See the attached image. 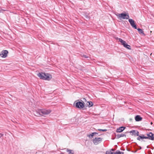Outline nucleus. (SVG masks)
<instances>
[{
  "instance_id": "nucleus-1",
  "label": "nucleus",
  "mask_w": 154,
  "mask_h": 154,
  "mask_svg": "<svg viewBox=\"0 0 154 154\" xmlns=\"http://www.w3.org/2000/svg\"><path fill=\"white\" fill-rule=\"evenodd\" d=\"M37 75L40 79L44 80H50L52 78V76L50 74L44 72H39Z\"/></svg>"
},
{
  "instance_id": "nucleus-2",
  "label": "nucleus",
  "mask_w": 154,
  "mask_h": 154,
  "mask_svg": "<svg viewBox=\"0 0 154 154\" xmlns=\"http://www.w3.org/2000/svg\"><path fill=\"white\" fill-rule=\"evenodd\" d=\"M146 135L147 136H145L144 134H141V136H139L138 139L139 140L140 139H141L144 141H145L143 140L144 139H148L152 140H154V134L150 132L149 134H147Z\"/></svg>"
},
{
  "instance_id": "nucleus-3",
  "label": "nucleus",
  "mask_w": 154,
  "mask_h": 154,
  "mask_svg": "<svg viewBox=\"0 0 154 154\" xmlns=\"http://www.w3.org/2000/svg\"><path fill=\"white\" fill-rule=\"evenodd\" d=\"M80 100L81 101H80L79 100H78L75 101L74 104L75 103L76 107L80 109H86L84 102L82 100Z\"/></svg>"
},
{
  "instance_id": "nucleus-4",
  "label": "nucleus",
  "mask_w": 154,
  "mask_h": 154,
  "mask_svg": "<svg viewBox=\"0 0 154 154\" xmlns=\"http://www.w3.org/2000/svg\"><path fill=\"white\" fill-rule=\"evenodd\" d=\"M117 17L120 20L122 19H129V16L128 13H122L121 14H116Z\"/></svg>"
},
{
  "instance_id": "nucleus-5",
  "label": "nucleus",
  "mask_w": 154,
  "mask_h": 154,
  "mask_svg": "<svg viewBox=\"0 0 154 154\" xmlns=\"http://www.w3.org/2000/svg\"><path fill=\"white\" fill-rule=\"evenodd\" d=\"M117 39H118L119 42H120L121 43L122 45L124 47L128 49H131V46L128 45L126 42L125 41H124L121 38H118V37L116 38Z\"/></svg>"
},
{
  "instance_id": "nucleus-6",
  "label": "nucleus",
  "mask_w": 154,
  "mask_h": 154,
  "mask_svg": "<svg viewBox=\"0 0 154 154\" xmlns=\"http://www.w3.org/2000/svg\"><path fill=\"white\" fill-rule=\"evenodd\" d=\"M102 138L100 137H95L92 140L93 143L95 145H97L101 142Z\"/></svg>"
},
{
  "instance_id": "nucleus-7",
  "label": "nucleus",
  "mask_w": 154,
  "mask_h": 154,
  "mask_svg": "<svg viewBox=\"0 0 154 154\" xmlns=\"http://www.w3.org/2000/svg\"><path fill=\"white\" fill-rule=\"evenodd\" d=\"M129 133H132V135H134V136L135 137L138 136V137H137V140H140V139H140L139 140V139H137L138 138L139 136H141V135H139V133L138 131H137V130H132L130 131L129 132Z\"/></svg>"
},
{
  "instance_id": "nucleus-8",
  "label": "nucleus",
  "mask_w": 154,
  "mask_h": 154,
  "mask_svg": "<svg viewBox=\"0 0 154 154\" xmlns=\"http://www.w3.org/2000/svg\"><path fill=\"white\" fill-rule=\"evenodd\" d=\"M8 52L7 50H3L0 53L1 56L3 58H6L7 56V54Z\"/></svg>"
},
{
  "instance_id": "nucleus-9",
  "label": "nucleus",
  "mask_w": 154,
  "mask_h": 154,
  "mask_svg": "<svg viewBox=\"0 0 154 154\" xmlns=\"http://www.w3.org/2000/svg\"><path fill=\"white\" fill-rule=\"evenodd\" d=\"M128 21L130 23L131 26L134 29H137V27L136 24L135 23L134 20L131 19H129Z\"/></svg>"
},
{
  "instance_id": "nucleus-10",
  "label": "nucleus",
  "mask_w": 154,
  "mask_h": 154,
  "mask_svg": "<svg viewBox=\"0 0 154 154\" xmlns=\"http://www.w3.org/2000/svg\"><path fill=\"white\" fill-rule=\"evenodd\" d=\"M51 110H46L45 109H42L41 111L42 116L48 115L51 113Z\"/></svg>"
},
{
  "instance_id": "nucleus-11",
  "label": "nucleus",
  "mask_w": 154,
  "mask_h": 154,
  "mask_svg": "<svg viewBox=\"0 0 154 154\" xmlns=\"http://www.w3.org/2000/svg\"><path fill=\"white\" fill-rule=\"evenodd\" d=\"M41 110H36L35 112L34 115L37 116H42V113L41 112Z\"/></svg>"
},
{
  "instance_id": "nucleus-12",
  "label": "nucleus",
  "mask_w": 154,
  "mask_h": 154,
  "mask_svg": "<svg viewBox=\"0 0 154 154\" xmlns=\"http://www.w3.org/2000/svg\"><path fill=\"white\" fill-rule=\"evenodd\" d=\"M135 121L137 122L141 121L142 118L139 115H137L135 117Z\"/></svg>"
},
{
  "instance_id": "nucleus-13",
  "label": "nucleus",
  "mask_w": 154,
  "mask_h": 154,
  "mask_svg": "<svg viewBox=\"0 0 154 154\" xmlns=\"http://www.w3.org/2000/svg\"><path fill=\"white\" fill-rule=\"evenodd\" d=\"M93 105V103L91 101H89L87 102V103L86 104V105L85 106V107H86L88 106L89 107H90Z\"/></svg>"
},
{
  "instance_id": "nucleus-14",
  "label": "nucleus",
  "mask_w": 154,
  "mask_h": 154,
  "mask_svg": "<svg viewBox=\"0 0 154 154\" xmlns=\"http://www.w3.org/2000/svg\"><path fill=\"white\" fill-rule=\"evenodd\" d=\"M116 139H118L119 138L122 137H126V135L125 134H118L116 135Z\"/></svg>"
},
{
  "instance_id": "nucleus-15",
  "label": "nucleus",
  "mask_w": 154,
  "mask_h": 154,
  "mask_svg": "<svg viewBox=\"0 0 154 154\" xmlns=\"http://www.w3.org/2000/svg\"><path fill=\"white\" fill-rule=\"evenodd\" d=\"M66 151L68 152V154H74L75 153V152L73 150L69 149H66Z\"/></svg>"
},
{
  "instance_id": "nucleus-16",
  "label": "nucleus",
  "mask_w": 154,
  "mask_h": 154,
  "mask_svg": "<svg viewBox=\"0 0 154 154\" xmlns=\"http://www.w3.org/2000/svg\"><path fill=\"white\" fill-rule=\"evenodd\" d=\"M137 30L140 34H142L144 35H145L144 33L143 32V31L142 30V29L139 28H137Z\"/></svg>"
},
{
  "instance_id": "nucleus-17",
  "label": "nucleus",
  "mask_w": 154,
  "mask_h": 154,
  "mask_svg": "<svg viewBox=\"0 0 154 154\" xmlns=\"http://www.w3.org/2000/svg\"><path fill=\"white\" fill-rule=\"evenodd\" d=\"M123 131L122 130L120 129L119 128H117L116 130V132L118 133H121Z\"/></svg>"
},
{
  "instance_id": "nucleus-18",
  "label": "nucleus",
  "mask_w": 154,
  "mask_h": 154,
  "mask_svg": "<svg viewBox=\"0 0 154 154\" xmlns=\"http://www.w3.org/2000/svg\"><path fill=\"white\" fill-rule=\"evenodd\" d=\"M94 134L93 133H91V134H90L88 135V136L90 139H91L94 136Z\"/></svg>"
},
{
  "instance_id": "nucleus-19",
  "label": "nucleus",
  "mask_w": 154,
  "mask_h": 154,
  "mask_svg": "<svg viewBox=\"0 0 154 154\" xmlns=\"http://www.w3.org/2000/svg\"><path fill=\"white\" fill-rule=\"evenodd\" d=\"M106 154H114V152H112L111 151H107L106 152Z\"/></svg>"
},
{
  "instance_id": "nucleus-20",
  "label": "nucleus",
  "mask_w": 154,
  "mask_h": 154,
  "mask_svg": "<svg viewBox=\"0 0 154 154\" xmlns=\"http://www.w3.org/2000/svg\"><path fill=\"white\" fill-rule=\"evenodd\" d=\"M120 129H122L123 131L125 128L126 127L124 126H121L119 127Z\"/></svg>"
},
{
  "instance_id": "nucleus-21",
  "label": "nucleus",
  "mask_w": 154,
  "mask_h": 154,
  "mask_svg": "<svg viewBox=\"0 0 154 154\" xmlns=\"http://www.w3.org/2000/svg\"><path fill=\"white\" fill-rule=\"evenodd\" d=\"M98 130L100 131H107V129H98Z\"/></svg>"
},
{
  "instance_id": "nucleus-22",
  "label": "nucleus",
  "mask_w": 154,
  "mask_h": 154,
  "mask_svg": "<svg viewBox=\"0 0 154 154\" xmlns=\"http://www.w3.org/2000/svg\"><path fill=\"white\" fill-rule=\"evenodd\" d=\"M82 57L85 58H88L89 57L88 56L84 54L82 56Z\"/></svg>"
},
{
  "instance_id": "nucleus-23",
  "label": "nucleus",
  "mask_w": 154,
  "mask_h": 154,
  "mask_svg": "<svg viewBox=\"0 0 154 154\" xmlns=\"http://www.w3.org/2000/svg\"><path fill=\"white\" fill-rule=\"evenodd\" d=\"M124 154V152H120L119 151H118V154Z\"/></svg>"
},
{
  "instance_id": "nucleus-24",
  "label": "nucleus",
  "mask_w": 154,
  "mask_h": 154,
  "mask_svg": "<svg viewBox=\"0 0 154 154\" xmlns=\"http://www.w3.org/2000/svg\"><path fill=\"white\" fill-rule=\"evenodd\" d=\"M85 16L87 19H89L90 18V16H88L87 15H85Z\"/></svg>"
},
{
  "instance_id": "nucleus-25",
  "label": "nucleus",
  "mask_w": 154,
  "mask_h": 154,
  "mask_svg": "<svg viewBox=\"0 0 154 154\" xmlns=\"http://www.w3.org/2000/svg\"><path fill=\"white\" fill-rule=\"evenodd\" d=\"M3 134L2 133H0V138H1L2 137H3Z\"/></svg>"
},
{
  "instance_id": "nucleus-26",
  "label": "nucleus",
  "mask_w": 154,
  "mask_h": 154,
  "mask_svg": "<svg viewBox=\"0 0 154 154\" xmlns=\"http://www.w3.org/2000/svg\"><path fill=\"white\" fill-rule=\"evenodd\" d=\"M93 133L94 134V135H96V134H97V135L98 134V133L95 132H93Z\"/></svg>"
},
{
  "instance_id": "nucleus-27",
  "label": "nucleus",
  "mask_w": 154,
  "mask_h": 154,
  "mask_svg": "<svg viewBox=\"0 0 154 154\" xmlns=\"http://www.w3.org/2000/svg\"><path fill=\"white\" fill-rule=\"evenodd\" d=\"M118 151H116L115 152H114V154H118Z\"/></svg>"
},
{
  "instance_id": "nucleus-28",
  "label": "nucleus",
  "mask_w": 154,
  "mask_h": 154,
  "mask_svg": "<svg viewBox=\"0 0 154 154\" xmlns=\"http://www.w3.org/2000/svg\"><path fill=\"white\" fill-rule=\"evenodd\" d=\"M116 135L115 137H114V138H112V140H114V139L116 138Z\"/></svg>"
},
{
  "instance_id": "nucleus-29",
  "label": "nucleus",
  "mask_w": 154,
  "mask_h": 154,
  "mask_svg": "<svg viewBox=\"0 0 154 154\" xmlns=\"http://www.w3.org/2000/svg\"><path fill=\"white\" fill-rule=\"evenodd\" d=\"M137 150H136L135 151H134H134H132V152H134V153H136V152H137Z\"/></svg>"
},
{
  "instance_id": "nucleus-30",
  "label": "nucleus",
  "mask_w": 154,
  "mask_h": 154,
  "mask_svg": "<svg viewBox=\"0 0 154 154\" xmlns=\"http://www.w3.org/2000/svg\"><path fill=\"white\" fill-rule=\"evenodd\" d=\"M138 146L139 147V149H141V147L140 146Z\"/></svg>"
},
{
  "instance_id": "nucleus-31",
  "label": "nucleus",
  "mask_w": 154,
  "mask_h": 154,
  "mask_svg": "<svg viewBox=\"0 0 154 154\" xmlns=\"http://www.w3.org/2000/svg\"><path fill=\"white\" fill-rule=\"evenodd\" d=\"M111 150L112 151H114V149H111Z\"/></svg>"
},
{
  "instance_id": "nucleus-32",
  "label": "nucleus",
  "mask_w": 154,
  "mask_h": 154,
  "mask_svg": "<svg viewBox=\"0 0 154 154\" xmlns=\"http://www.w3.org/2000/svg\"><path fill=\"white\" fill-rule=\"evenodd\" d=\"M152 124H153V123H152V122H151V123H150L151 125H152Z\"/></svg>"
},
{
  "instance_id": "nucleus-33",
  "label": "nucleus",
  "mask_w": 154,
  "mask_h": 154,
  "mask_svg": "<svg viewBox=\"0 0 154 154\" xmlns=\"http://www.w3.org/2000/svg\"><path fill=\"white\" fill-rule=\"evenodd\" d=\"M83 99L84 100H86V99H85V98H83Z\"/></svg>"
},
{
  "instance_id": "nucleus-34",
  "label": "nucleus",
  "mask_w": 154,
  "mask_h": 154,
  "mask_svg": "<svg viewBox=\"0 0 154 154\" xmlns=\"http://www.w3.org/2000/svg\"><path fill=\"white\" fill-rule=\"evenodd\" d=\"M60 154H64V153H60Z\"/></svg>"
},
{
  "instance_id": "nucleus-35",
  "label": "nucleus",
  "mask_w": 154,
  "mask_h": 154,
  "mask_svg": "<svg viewBox=\"0 0 154 154\" xmlns=\"http://www.w3.org/2000/svg\"><path fill=\"white\" fill-rule=\"evenodd\" d=\"M147 148H149L148 146H147Z\"/></svg>"
},
{
  "instance_id": "nucleus-36",
  "label": "nucleus",
  "mask_w": 154,
  "mask_h": 154,
  "mask_svg": "<svg viewBox=\"0 0 154 154\" xmlns=\"http://www.w3.org/2000/svg\"><path fill=\"white\" fill-rule=\"evenodd\" d=\"M136 145H137V146H138L137 144V143H136Z\"/></svg>"
}]
</instances>
